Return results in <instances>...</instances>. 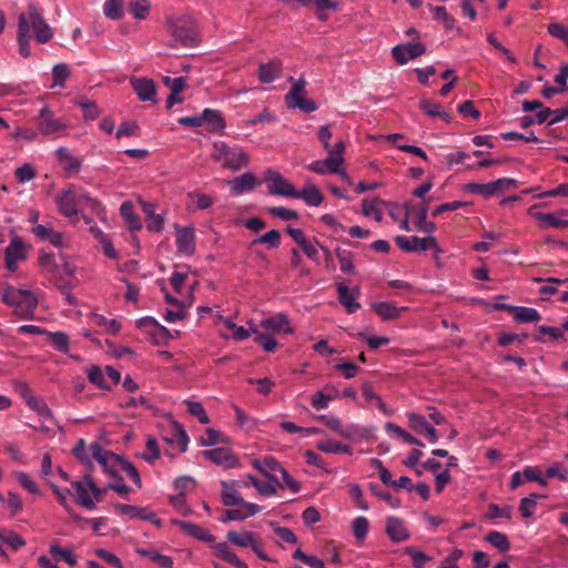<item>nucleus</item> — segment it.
I'll return each instance as SVG.
<instances>
[{
	"instance_id": "nucleus-1",
	"label": "nucleus",
	"mask_w": 568,
	"mask_h": 568,
	"mask_svg": "<svg viewBox=\"0 0 568 568\" xmlns=\"http://www.w3.org/2000/svg\"><path fill=\"white\" fill-rule=\"evenodd\" d=\"M57 206L59 212L75 222L81 207L85 206L91 210L101 221H105L106 213L104 205L98 200L89 195V193L75 185H71L63 190L57 197Z\"/></svg>"
},
{
	"instance_id": "nucleus-2",
	"label": "nucleus",
	"mask_w": 568,
	"mask_h": 568,
	"mask_svg": "<svg viewBox=\"0 0 568 568\" xmlns=\"http://www.w3.org/2000/svg\"><path fill=\"white\" fill-rule=\"evenodd\" d=\"M2 302L13 308V314L23 321L34 318L39 298L34 291L20 285L6 284L2 288Z\"/></svg>"
},
{
	"instance_id": "nucleus-3",
	"label": "nucleus",
	"mask_w": 568,
	"mask_h": 568,
	"mask_svg": "<svg viewBox=\"0 0 568 568\" xmlns=\"http://www.w3.org/2000/svg\"><path fill=\"white\" fill-rule=\"evenodd\" d=\"M18 31H26L30 37L33 34L39 43H48L53 37L52 28L34 3H29L27 10L19 14Z\"/></svg>"
},
{
	"instance_id": "nucleus-4",
	"label": "nucleus",
	"mask_w": 568,
	"mask_h": 568,
	"mask_svg": "<svg viewBox=\"0 0 568 568\" xmlns=\"http://www.w3.org/2000/svg\"><path fill=\"white\" fill-rule=\"evenodd\" d=\"M72 496L77 505L92 510L98 503L103 500L106 488L99 487L90 474H85L81 480L70 481Z\"/></svg>"
},
{
	"instance_id": "nucleus-5",
	"label": "nucleus",
	"mask_w": 568,
	"mask_h": 568,
	"mask_svg": "<svg viewBox=\"0 0 568 568\" xmlns=\"http://www.w3.org/2000/svg\"><path fill=\"white\" fill-rule=\"evenodd\" d=\"M214 162L231 171H239L250 162L247 153L239 145H230L224 141H215L211 152Z\"/></svg>"
},
{
	"instance_id": "nucleus-6",
	"label": "nucleus",
	"mask_w": 568,
	"mask_h": 568,
	"mask_svg": "<svg viewBox=\"0 0 568 568\" xmlns=\"http://www.w3.org/2000/svg\"><path fill=\"white\" fill-rule=\"evenodd\" d=\"M305 85L304 79L295 81L285 95V101L290 109H300L310 113L317 110V104L313 100L305 98Z\"/></svg>"
},
{
	"instance_id": "nucleus-7",
	"label": "nucleus",
	"mask_w": 568,
	"mask_h": 568,
	"mask_svg": "<svg viewBox=\"0 0 568 568\" xmlns=\"http://www.w3.org/2000/svg\"><path fill=\"white\" fill-rule=\"evenodd\" d=\"M89 453L92 456V459H95L101 465L104 473L110 476H116L118 468L122 459L121 456H118L112 452L103 448L102 445L98 442L90 444Z\"/></svg>"
},
{
	"instance_id": "nucleus-8",
	"label": "nucleus",
	"mask_w": 568,
	"mask_h": 568,
	"mask_svg": "<svg viewBox=\"0 0 568 568\" xmlns=\"http://www.w3.org/2000/svg\"><path fill=\"white\" fill-rule=\"evenodd\" d=\"M395 242L405 252H425L427 250H434L436 254L442 252L434 236L420 239L417 236L398 235L395 237Z\"/></svg>"
},
{
	"instance_id": "nucleus-9",
	"label": "nucleus",
	"mask_w": 568,
	"mask_h": 568,
	"mask_svg": "<svg viewBox=\"0 0 568 568\" xmlns=\"http://www.w3.org/2000/svg\"><path fill=\"white\" fill-rule=\"evenodd\" d=\"M266 182H267V189H268L270 194L294 199L296 189L282 174H280L275 171L268 170L266 173Z\"/></svg>"
},
{
	"instance_id": "nucleus-10",
	"label": "nucleus",
	"mask_w": 568,
	"mask_h": 568,
	"mask_svg": "<svg viewBox=\"0 0 568 568\" xmlns=\"http://www.w3.org/2000/svg\"><path fill=\"white\" fill-rule=\"evenodd\" d=\"M425 52L426 47L422 42H404L393 47L392 57L398 64L404 65Z\"/></svg>"
},
{
	"instance_id": "nucleus-11",
	"label": "nucleus",
	"mask_w": 568,
	"mask_h": 568,
	"mask_svg": "<svg viewBox=\"0 0 568 568\" xmlns=\"http://www.w3.org/2000/svg\"><path fill=\"white\" fill-rule=\"evenodd\" d=\"M38 128L40 133L43 135H60L67 128V124L54 116L52 111L48 106H43L39 111V123Z\"/></svg>"
},
{
	"instance_id": "nucleus-12",
	"label": "nucleus",
	"mask_w": 568,
	"mask_h": 568,
	"mask_svg": "<svg viewBox=\"0 0 568 568\" xmlns=\"http://www.w3.org/2000/svg\"><path fill=\"white\" fill-rule=\"evenodd\" d=\"M345 164V158L341 156V150L331 152V156L324 160H316L307 164V169L318 175L334 174L338 165Z\"/></svg>"
},
{
	"instance_id": "nucleus-13",
	"label": "nucleus",
	"mask_w": 568,
	"mask_h": 568,
	"mask_svg": "<svg viewBox=\"0 0 568 568\" xmlns=\"http://www.w3.org/2000/svg\"><path fill=\"white\" fill-rule=\"evenodd\" d=\"M175 245L179 253L191 256L195 252V230L193 226L174 225Z\"/></svg>"
},
{
	"instance_id": "nucleus-14",
	"label": "nucleus",
	"mask_w": 568,
	"mask_h": 568,
	"mask_svg": "<svg viewBox=\"0 0 568 568\" xmlns=\"http://www.w3.org/2000/svg\"><path fill=\"white\" fill-rule=\"evenodd\" d=\"M260 326L267 332V334L285 333L292 334L294 332L288 316L284 313H276L267 317H263Z\"/></svg>"
},
{
	"instance_id": "nucleus-15",
	"label": "nucleus",
	"mask_w": 568,
	"mask_h": 568,
	"mask_svg": "<svg viewBox=\"0 0 568 568\" xmlns=\"http://www.w3.org/2000/svg\"><path fill=\"white\" fill-rule=\"evenodd\" d=\"M171 34L176 42L185 47L196 42V32L192 23L185 19H179L172 23Z\"/></svg>"
},
{
	"instance_id": "nucleus-16",
	"label": "nucleus",
	"mask_w": 568,
	"mask_h": 568,
	"mask_svg": "<svg viewBox=\"0 0 568 568\" xmlns=\"http://www.w3.org/2000/svg\"><path fill=\"white\" fill-rule=\"evenodd\" d=\"M408 426L417 434H425L429 443H437L439 436L433 425H430L425 416L417 413H407Z\"/></svg>"
},
{
	"instance_id": "nucleus-17",
	"label": "nucleus",
	"mask_w": 568,
	"mask_h": 568,
	"mask_svg": "<svg viewBox=\"0 0 568 568\" xmlns=\"http://www.w3.org/2000/svg\"><path fill=\"white\" fill-rule=\"evenodd\" d=\"M252 466L262 473L267 479L275 483H281V475L284 474V468L281 464L272 456H267L263 459H254Z\"/></svg>"
},
{
	"instance_id": "nucleus-18",
	"label": "nucleus",
	"mask_w": 568,
	"mask_h": 568,
	"mask_svg": "<svg viewBox=\"0 0 568 568\" xmlns=\"http://www.w3.org/2000/svg\"><path fill=\"white\" fill-rule=\"evenodd\" d=\"M130 83L142 102L156 101V87L153 80L149 78H131Z\"/></svg>"
},
{
	"instance_id": "nucleus-19",
	"label": "nucleus",
	"mask_w": 568,
	"mask_h": 568,
	"mask_svg": "<svg viewBox=\"0 0 568 568\" xmlns=\"http://www.w3.org/2000/svg\"><path fill=\"white\" fill-rule=\"evenodd\" d=\"M6 266L9 271L16 272L18 262L26 258L24 246L22 241L14 236L6 248Z\"/></svg>"
},
{
	"instance_id": "nucleus-20",
	"label": "nucleus",
	"mask_w": 568,
	"mask_h": 568,
	"mask_svg": "<svg viewBox=\"0 0 568 568\" xmlns=\"http://www.w3.org/2000/svg\"><path fill=\"white\" fill-rule=\"evenodd\" d=\"M295 200H303L308 206L318 207L324 196L317 185L313 182H306L301 190H296Z\"/></svg>"
},
{
	"instance_id": "nucleus-21",
	"label": "nucleus",
	"mask_w": 568,
	"mask_h": 568,
	"mask_svg": "<svg viewBox=\"0 0 568 568\" xmlns=\"http://www.w3.org/2000/svg\"><path fill=\"white\" fill-rule=\"evenodd\" d=\"M114 509L121 516H124L129 519H142L159 523L154 513L149 511L146 508L134 506V505H125V504H115Z\"/></svg>"
},
{
	"instance_id": "nucleus-22",
	"label": "nucleus",
	"mask_w": 568,
	"mask_h": 568,
	"mask_svg": "<svg viewBox=\"0 0 568 568\" xmlns=\"http://www.w3.org/2000/svg\"><path fill=\"white\" fill-rule=\"evenodd\" d=\"M540 206V204L532 205L528 209V214L539 221L541 227H555V229H564L568 226V220H561L557 213H545L536 211V207Z\"/></svg>"
},
{
	"instance_id": "nucleus-23",
	"label": "nucleus",
	"mask_w": 568,
	"mask_h": 568,
	"mask_svg": "<svg viewBox=\"0 0 568 568\" xmlns=\"http://www.w3.org/2000/svg\"><path fill=\"white\" fill-rule=\"evenodd\" d=\"M203 456L224 468H233L237 465L236 457L227 448H213L203 452Z\"/></svg>"
},
{
	"instance_id": "nucleus-24",
	"label": "nucleus",
	"mask_w": 568,
	"mask_h": 568,
	"mask_svg": "<svg viewBox=\"0 0 568 568\" xmlns=\"http://www.w3.org/2000/svg\"><path fill=\"white\" fill-rule=\"evenodd\" d=\"M257 184L258 181L256 176L251 172L243 173L242 175L229 181L231 193L233 195H240L245 192H250L254 190Z\"/></svg>"
},
{
	"instance_id": "nucleus-25",
	"label": "nucleus",
	"mask_w": 568,
	"mask_h": 568,
	"mask_svg": "<svg viewBox=\"0 0 568 568\" xmlns=\"http://www.w3.org/2000/svg\"><path fill=\"white\" fill-rule=\"evenodd\" d=\"M386 534L394 542L405 541L409 538V531L404 521L398 517H388L386 520Z\"/></svg>"
},
{
	"instance_id": "nucleus-26",
	"label": "nucleus",
	"mask_w": 568,
	"mask_h": 568,
	"mask_svg": "<svg viewBox=\"0 0 568 568\" xmlns=\"http://www.w3.org/2000/svg\"><path fill=\"white\" fill-rule=\"evenodd\" d=\"M337 293L339 303L349 314L361 308V304L357 302L358 291H351L345 284L337 283Z\"/></svg>"
},
{
	"instance_id": "nucleus-27",
	"label": "nucleus",
	"mask_w": 568,
	"mask_h": 568,
	"mask_svg": "<svg viewBox=\"0 0 568 568\" xmlns=\"http://www.w3.org/2000/svg\"><path fill=\"white\" fill-rule=\"evenodd\" d=\"M174 524L179 526L185 534L192 536L197 540L212 542L215 539V537L210 532L209 529L200 525L182 520H174Z\"/></svg>"
},
{
	"instance_id": "nucleus-28",
	"label": "nucleus",
	"mask_w": 568,
	"mask_h": 568,
	"mask_svg": "<svg viewBox=\"0 0 568 568\" xmlns=\"http://www.w3.org/2000/svg\"><path fill=\"white\" fill-rule=\"evenodd\" d=\"M213 554L220 559L233 565L236 568H248V566L242 561L227 542H219L212 545Z\"/></svg>"
},
{
	"instance_id": "nucleus-29",
	"label": "nucleus",
	"mask_w": 568,
	"mask_h": 568,
	"mask_svg": "<svg viewBox=\"0 0 568 568\" xmlns=\"http://www.w3.org/2000/svg\"><path fill=\"white\" fill-rule=\"evenodd\" d=\"M282 61L274 59L266 63H261L258 68V80L262 83L268 84L275 81L282 72Z\"/></svg>"
},
{
	"instance_id": "nucleus-30",
	"label": "nucleus",
	"mask_w": 568,
	"mask_h": 568,
	"mask_svg": "<svg viewBox=\"0 0 568 568\" xmlns=\"http://www.w3.org/2000/svg\"><path fill=\"white\" fill-rule=\"evenodd\" d=\"M55 154L59 163L68 173H78L82 166V159L74 156L65 146L57 149Z\"/></svg>"
},
{
	"instance_id": "nucleus-31",
	"label": "nucleus",
	"mask_w": 568,
	"mask_h": 568,
	"mask_svg": "<svg viewBox=\"0 0 568 568\" xmlns=\"http://www.w3.org/2000/svg\"><path fill=\"white\" fill-rule=\"evenodd\" d=\"M237 509H229L226 510L224 517L221 519L222 523L229 521H242L251 516L258 514L262 508L256 504H245L244 506H240Z\"/></svg>"
},
{
	"instance_id": "nucleus-32",
	"label": "nucleus",
	"mask_w": 568,
	"mask_h": 568,
	"mask_svg": "<svg viewBox=\"0 0 568 568\" xmlns=\"http://www.w3.org/2000/svg\"><path fill=\"white\" fill-rule=\"evenodd\" d=\"M221 485V499L222 503L227 507L244 506L250 504L242 498L241 493L235 489L227 480H222Z\"/></svg>"
},
{
	"instance_id": "nucleus-33",
	"label": "nucleus",
	"mask_w": 568,
	"mask_h": 568,
	"mask_svg": "<svg viewBox=\"0 0 568 568\" xmlns=\"http://www.w3.org/2000/svg\"><path fill=\"white\" fill-rule=\"evenodd\" d=\"M203 123H206L207 130L213 133L222 134L226 126L225 120L219 110L204 109L202 112Z\"/></svg>"
},
{
	"instance_id": "nucleus-34",
	"label": "nucleus",
	"mask_w": 568,
	"mask_h": 568,
	"mask_svg": "<svg viewBox=\"0 0 568 568\" xmlns=\"http://www.w3.org/2000/svg\"><path fill=\"white\" fill-rule=\"evenodd\" d=\"M507 311L514 316L517 323H535L540 321L541 316L536 308L526 306H506Z\"/></svg>"
},
{
	"instance_id": "nucleus-35",
	"label": "nucleus",
	"mask_w": 568,
	"mask_h": 568,
	"mask_svg": "<svg viewBox=\"0 0 568 568\" xmlns=\"http://www.w3.org/2000/svg\"><path fill=\"white\" fill-rule=\"evenodd\" d=\"M187 197L190 199V203L187 204L189 212L207 210L214 204V199L202 192H190Z\"/></svg>"
},
{
	"instance_id": "nucleus-36",
	"label": "nucleus",
	"mask_w": 568,
	"mask_h": 568,
	"mask_svg": "<svg viewBox=\"0 0 568 568\" xmlns=\"http://www.w3.org/2000/svg\"><path fill=\"white\" fill-rule=\"evenodd\" d=\"M226 539L229 542L237 546V547H250L251 549L256 544V536L253 531L243 530V531H229L226 534Z\"/></svg>"
},
{
	"instance_id": "nucleus-37",
	"label": "nucleus",
	"mask_w": 568,
	"mask_h": 568,
	"mask_svg": "<svg viewBox=\"0 0 568 568\" xmlns=\"http://www.w3.org/2000/svg\"><path fill=\"white\" fill-rule=\"evenodd\" d=\"M0 542L7 545L13 551H18L27 545L26 539L20 534L8 528H0Z\"/></svg>"
},
{
	"instance_id": "nucleus-38",
	"label": "nucleus",
	"mask_w": 568,
	"mask_h": 568,
	"mask_svg": "<svg viewBox=\"0 0 568 568\" xmlns=\"http://www.w3.org/2000/svg\"><path fill=\"white\" fill-rule=\"evenodd\" d=\"M375 312L385 321L398 318L403 312L407 311L406 306L396 307L389 302H378L373 304Z\"/></svg>"
},
{
	"instance_id": "nucleus-39",
	"label": "nucleus",
	"mask_w": 568,
	"mask_h": 568,
	"mask_svg": "<svg viewBox=\"0 0 568 568\" xmlns=\"http://www.w3.org/2000/svg\"><path fill=\"white\" fill-rule=\"evenodd\" d=\"M247 479L251 481L252 486L261 494L262 496L270 497L274 496L277 493L278 488H283L282 483H275L273 480L261 481L253 475H247Z\"/></svg>"
},
{
	"instance_id": "nucleus-40",
	"label": "nucleus",
	"mask_w": 568,
	"mask_h": 568,
	"mask_svg": "<svg viewBox=\"0 0 568 568\" xmlns=\"http://www.w3.org/2000/svg\"><path fill=\"white\" fill-rule=\"evenodd\" d=\"M120 213L131 231H139L142 229L141 219L134 213L132 202H123L120 206Z\"/></svg>"
},
{
	"instance_id": "nucleus-41",
	"label": "nucleus",
	"mask_w": 568,
	"mask_h": 568,
	"mask_svg": "<svg viewBox=\"0 0 568 568\" xmlns=\"http://www.w3.org/2000/svg\"><path fill=\"white\" fill-rule=\"evenodd\" d=\"M385 430L387 432V434L392 437H397V438H402L405 443L409 444V445H415V446H424V444L416 437H414L413 435H410L409 433H407L405 429H403L402 427H399L398 425L392 423V422H388L385 424Z\"/></svg>"
},
{
	"instance_id": "nucleus-42",
	"label": "nucleus",
	"mask_w": 568,
	"mask_h": 568,
	"mask_svg": "<svg viewBox=\"0 0 568 568\" xmlns=\"http://www.w3.org/2000/svg\"><path fill=\"white\" fill-rule=\"evenodd\" d=\"M151 10L149 0H132L128 4L129 13L136 20H145Z\"/></svg>"
},
{
	"instance_id": "nucleus-43",
	"label": "nucleus",
	"mask_w": 568,
	"mask_h": 568,
	"mask_svg": "<svg viewBox=\"0 0 568 568\" xmlns=\"http://www.w3.org/2000/svg\"><path fill=\"white\" fill-rule=\"evenodd\" d=\"M317 449L326 454H352V448L333 439H322L316 443Z\"/></svg>"
},
{
	"instance_id": "nucleus-44",
	"label": "nucleus",
	"mask_w": 568,
	"mask_h": 568,
	"mask_svg": "<svg viewBox=\"0 0 568 568\" xmlns=\"http://www.w3.org/2000/svg\"><path fill=\"white\" fill-rule=\"evenodd\" d=\"M381 203L378 199H365L362 202V212L365 216L375 220L376 222H381L383 220V211L381 209Z\"/></svg>"
},
{
	"instance_id": "nucleus-45",
	"label": "nucleus",
	"mask_w": 568,
	"mask_h": 568,
	"mask_svg": "<svg viewBox=\"0 0 568 568\" xmlns=\"http://www.w3.org/2000/svg\"><path fill=\"white\" fill-rule=\"evenodd\" d=\"M136 552L140 556L146 557L150 560L156 562L162 568H173V560L171 557L160 554L155 549L139 548Z\"/></svg>"
},
{
	"instance_id": "nucleus-46",
	"label": "nucleus",
	"mask_w": 568,
	"mask_h": 568,
	"mask_svg": "<svg viewBox=\"0 0 568 568\" xmlns=\"http://www.w3.org/2000/svg\"><path fill=\"white\" fill-rule=\"evenodd\" d=\"M420 109L429 116H440L446 123L452 121V115L445 112L442 106L430 100H423L419 104Z\"/></svg>"
},
{
	"instance_id": "nucleus-47",
	"label": "nucleus",
	"mask_w": 568,
	"mask_h": 568,
	"mask_svg": "<svg viewBox=\"0 0 568 568\" xmlns=\"http://www.w3.org/2000/svg\"><path fill=\"white\" fill-rule=\"evenodd\" d=\"M45 335L49 337L52 346L63 353V354H68L69 353V344H70V339H69V336L63 333V332H48L45 333Z\"/></svg>"
},
{
	"instance_id": "nucleus-48",
	"label": "nucleus",
	"mask_w": 568,
	"mask_h": 568,
	"mask_svg": "<svg viewBox=\"0 0 568 568\" xmlns=\"http://www.w3.org/2000/svg\"><path fill=\"white\" fill-rule=\"evenodd\" d=\"M485 540L488 541L491 546L497 548L499 551L505 552L510 548V542L508 537L500 531H490L486 535Z\"/></svg>"
},
{
	"instance_id": "nucleus-49",
	"label": "nucleus",
	"mask_w": 568,
	"mask_h": 568,
	"mask_svg": "<svg viewBox=\"0 0 568 568\" xmlns=\"http://www.w3.org/2000/svg\"><path fill=\"white\" fill-rule=\"evenodd\" d=\"M49 551L52 556L64 560L71 567L77 565V556L71 549L61 548L59 542H52L49 547Z\"/></svg>"
},
{
	"instance_id": "nucleus-50",
	"label": "nucleus",
	"mask_w": 568,
	"mask_h": 568,
	"mask_svg": "<svg viewBox=\"0 0 568 568\" xmlns=\"http://www.w3.org/2000/svg\"><path fill=\"white\" fill-rule=\"evenodd\" d=\"M33 412H36L41 418L52 419L53 413L45 404V402L38 397H30L27 404Z\"/></svg>"
},
{
	"instance_id": "nucleus-51",
	"label": "nucleus",
	"mask_w": 568,
	"mask_h": 568,
	"mask_svg": "<svg viewBox=\"0 0 568 568\" xmlns=\"http://www.w3.org/2000/svg\"><path fill=\"white\" fill-rule=\"evenodd\" d=\"M104 14L112 20H119L123 17V0H105L103 4Z\"/></svg>"
},
{
	"instance_id": "nucleus-52",
	"label": "nucleus",
	"mask_w": 568,
	"mask_h": 568,
	"mask_svg": "<svg viewBox=\"0 0 568 568\" xmlns=\"http://www.w3.org/2000/svg\"><path fill=\"white\" fill-rule=\"evenodd\" d=\"M545 496L538 494H530L520 500L519 510L525 518H530L537 507V499L544 498Z\"/></svg>"
},
{
	"instance_id": "nucleus-53",
	"label": "nucleus",
	"mask_w": 568,
	"mask_h": 568,
	"mask_svg": "<svg viewBox=\"0 0 568 568\" xmlns=\"http://www.w3.org/2000/svg\"><path fill=\"white\" fill-rule=\"evenodd\" d=\"M221 322L226 328L233 332V338L236 341H245L251 336V332L244 326L236 325L230 317L221 316Z\"/></svg>"
},
{
	"instance_id": "nucleus-54",
	"label": "nucleus",
	"mask_w": 568,
	"mask_h": 568,
	"mask_svg": "<svg viewBox=\"0 0 568 568\" xmlns=\"http://www.w3.org/2000/svg\"><path fill=\"white\" fill-rule=\"evenodd\" d=\"M252 244H266L270 247L276 248L281 244V233L277 230H271L265 234L254 239Z\"/></svg>"
},
{
	"instance_id": "nucleus-55",
	"label": "nucleus",
	"mask_w": 568,
	"mask_h": 568,
	"mask_svg": "<svg viewBox=\"0 0 568 568\" xmlns=\"http://www.w3.org/2000/svg\"><path fill=\"white\" fill-rule=\"evenodd\" d=\"M122 470L134 483L138 488L142 487V480L135 466L122 457L118 471Z\"/></svg>"
},
{
	"instance_id": "nucleus-56",
	"label": "nucleus",
	"mask_w": 568,
	"mask_h": 568,
	"mask_svg": "<svg viewBox=\"0 0 568 568\" xmlns=\"http://www.w3.org/2000/svg\"><path fill=\"white\" fill-rule=\"evenodd\" d=\"M88 378L90 383L102 389H110V385L105 381L104 373L99 366L93 365L88 369Z\"/></svg>"
},
{
	"instance_id": "nucleus-57",
	"label": "nucleus",
	"mask_w": 568,
	"mask_h": 568,
	"mask_svg": "<svg viewBox=\"0 0 568 568\" xmlns=\"http://www.w3.org/2000/svg\"><path fill=\"white\" fill-rule=\"evenodd\" d=\"M14 477L17 478L20 486L32 495L40 494L39 487L36 481L24 471H14Z\"/></svg>"
},
{
	"instance_id": "nucleus-58",
	"label": "nucleus",
	"mask_w": 568,
	"mask_h": 568,
	"mask_svg": "<svg viewBox=\"0 0 568 568\" xmlns=\"http://www.w3.org/2000/svg\"><path fill=\"white\" fill-rule=\"evenodd\" d=\"M293 558L301 560L302 562H304L305 565H307L311 568H326L325 564L322 559H320L315 556L305 554L301 548H297L293 552Z\"/></svg>"
},
{
	"instance_id": "nucleus-59",
	"label": "nucleus",
	"mask_w": 568,
	"mask_h": 568,
	"mask_svg": "<svg viewBox=\"0 0 568 568\" xmlns=\"http://www.w3.org/2000/svg\"><path fill=\"white\" fill-rule=\"evenodd\" d=\"M336 256L343 273L349 274L354 271L353 254L349 251L336 248Z\"/></svg>"
},
{
	"instance_id": "nucleus-60",
	"label": "nucleus",
	"mask_w": 568,
	"mask_h": 568,
	"mask_svg": "<svg viewBox=\"0 0 568 568\" xmlns=\"http://www.w3.org/2000/svg\"><path fill=\"white\" fill-rule=\"evenodd\" d=\"M523 475L528 481H536L542 487L548 485L547 478L542 476L541 469L538 466H526L523 469Z\"/></svg>"
},
{
	"instance_id": "nucleus-61",
	"label": "nucleus",
	"mask_w": 568,
	"mask_h": 568,
	"mask_svg": "<svg viewBox=\"0 0 568 568\" xmlns=\"http://www.w3.org/2000/svg\"><path fill=\"white\" fill-rule=\"evenodd\" d=\"M185 405L187 406V412L195 416L201 424H209L210 418L203 407V405L200 402H191L185 400Z\"/></svg>"
},
{
	"instance_id": "nucleus-62",
	"label": "nucleus",
	"mask_w": 568,
	"mask_h": 568,
	"mask_svg": "<svg viewBox=\"0 0 568 568\" xmlns=\"http://www.w3.org/2000/svg\"><path fill=\"white\" fill-rule=\"evenodd\" d=\"M352 529L357 540H364L368 532V520L367 518L359 516L352 523Z\"/></svg>"
},
{
	"instance_id": "nucleus-63",
	"label": "nucleus",
	"mask_w": 568,
	"mask_h": 568,
	"mask_svg": "<svg viewBox=\"0 0 568 568\" xmlns=\"http://www.w3.org/2000/svg\"><path fill=\"white\" fill-rule=\"evenodd\" d=\"M3 505L8 508L10 516L12 517L21 513L23 509V503L21 497L12 491L8 493V499H4Z\"/></svg>"
},
{
	"instance_id": "nucleus-64",
	"label": "nucleus",
	"mask_w": 568,
	"mask_h": 568,
	"mask_svg": "<svg viewBox=\"0 0 568 568\" xmlns=\"http://www.w3.org/2000/svg\"><path fill=\"white\" fill-rule=\"evenodd\" d=\"M52 74H53V83H52V88H55V87H63L64 85V81L65 79L69 77L70 74V71H69V68L67 64L64 63H59V64H55L52 69Z\"/></svg>"
}]
</instances>
